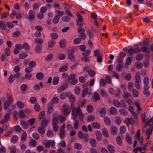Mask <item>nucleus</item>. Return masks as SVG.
<instances>
[{
  "instance_id": "obj_1",
  "label": "nucleus",
  "mask_w": 153,
  "mask_h": 153,
  "mask_svg": "<svg viewBox=\"0 0 153 153\" xmlns=\"http://www.w3.org/2000/svg\"><path fill=\"white\" fill-rule=\"evenodd\" d=\"M71 108L72 109V116L75 117L73 118V119L74 120H75L76 115L78 114L79 115V119L81 120H82L83 115L82 114V111L81 109L80 106L79 105L77 107L76 110V107L74 106H73V104H71Z\"/></svg>"
},
{
  "instance_id": "obj_2",
  "label": "nucleus",
  "mask_w": 153,
  "mask_h": 153,
  "mask_svg": "<svg viewBox=\"0 0 153 153\" xmlns=\"http://www.w3.org/2000/svg\"><path fill=\"white\" fill-rule=\"evenodd\" d=\"M61 110L64 115L67 116L70 113L71 109L66 103H64L62 106Z\"/></svg>"
},
{
  "instance_id": "obj_3",
  "label": "nucleus",
  "mask_w": 153,
  "mask_h": 153,
  "mask_svg": "<svg viewBox=\"0 0 153 153\" xmlns=\"http://www.w3.org/2000/svg\"><path fill=\"white\" fill-rule=\"evenodd\" d=\"M140 51L139 48L136 47L135 49L133 48H130L128 50V53L130 55H132L134 53H139Z\"/></svg>"
},
{
  "instance_id": "obj_4",
  "label": "nucleus",
  "mask_w": 153,
  "mask_h": 153,
  "mask_svg": "<svg viewBox=\"0 0 153 153\" xmlns=\"http://www.w3.org/2000/svg\"><path fill=\"white\" fill-rule=\"evenodd\" d=\"M125 122L126 124L128 126L130 124L133 126L135 124V122L134 120L132 118H127L125 119Z\"/></svg>"
},
{
  "instance_id": "obj_5",
  "label": "nucleus",
  "mask_w": 153,
  "mask_h": 153,
  "mask_svg": "<svg viewBox=\"0 0 153 153\" xmlns=\"http://www.w3.org/2000/svg\"><path fill=\"white\" fill-rule=\"evenodd\" d=\"M68 87V85L66 83H62L60 86L57 89V92L59 93L63 91L65 89H66Z\"/></svg>"
},
{
  "instance_id": "obj_6",
  "label": "nucleus",
  "mask_w": 153,
  "mask_h": 153,
  "mask_svg": "<svg viewBox=\"0 0 153 153\" xmlns=\"http://www.w3.org/2000/svg\"><path fill=\"white\" fill-rule=\"evenodd\" d=\"M10 116L9 114H5L4 119L0 121V123L3 124L7 122L10 119Z\"/></svg>"
},
{
  "instance_id": "obj_7",
  "label": "nucleus",
  "mask_w": 153,
  "mask_h": 153,
  "mask_svg": "<svg viewBox=\"0 0 153 153\" xmlns=\"http://www.w3.org/2000/svg\"><path fill=\"white\" fill-rule=\"evenodd\" d=\"M149 87H143V93L146 97H148L151 94V93L149 90Z\"/></svg>"
},
{
  "instance_id": "obj_8",
  "label": "nucleus",
  "mask_w": 153,
  "mask_h": 153,
  "mask_svg": "<svg viewBox=\"0 0 153 153\" xmlns=\"http://www.w3.org/2000/svg\"><path fill=\"white\" fill-rule=\"evenodd\" d=\"M107 148L110 153H114L115 149L114 147L111 144H109L107 145Z\"/></svg>"
},
{
  "instance_id": "obj_9",
  "label": "nucleus",
  "mask_w": 153,
  "mask_h": 153,
  "mask_svg": "<svg viewBox=\"0 0 153 153\" xmlns=\"http://www.w3.org/2000/svg\"><path fill=\"white\" fill-rule=\"evenodd\" d=\"M20 124L21 126L24 128L27 129L29 127V125L24 120H21L20 121Z\"/></svg>"
},
{
  "instance_id": "obj_10",
  "label": "nucleus",
  "mask_w": 153,
  "mask_h": 153,
  "mask_svg": "<svg viewBox=\"0 0 153 153\" xmlns=\"http://www.w3.org/2000/svg\"><path fill=\"white\" fill-rule=\"evenodd\" d=\"M53 105L52 103H49L48 105V111L49 114L52 112L53 111Z\"/></svg>"
},
{
  "instance_id": "obj_11",
  "label": "nucleus",
  "mask_w": 153,
  "mask_h": 153,
  "mask_svg": "<svg viewBox=\"0 0 153 153\" xmlns=\"http://www.w3.org/2000/svg\"><path fill=\"white\" fill-rule=\"evenodd\" d=\"M140 73L139 72H136L135 74V82H141V77L140 75Z\"/></svg>"
},
{
  "instance_id": "obj_12",
  "label": "nucleus",
  "mask_w": 153,
  "mask_h": 153,
  "mask_svg": "<svg viewBox=\"0 0 153 153\" xmlns=\"http://www.w3.org/2000/svg\"><path fill=\"white\" fill-rule=\"evenodd\" d=\"M29 16L28 18L31 20L32 19H33L35 17V15L34 12L32 10H30L29 11Z\"/></svg>"
},
{
  "instance_id": "obj_13",
  "label": "nucleus",
  "mask_w": 153,
  "mask_h": 153,
  "mask_svg": "<svg viewBox=\"0 0 153 153\" xmlns=\"http://www.w3.org/2000/svg\"><path fill=\"white\" fill-rule=\"evenodd\" d=\"M117 129L114 126H111V131L113 135H116L117 133Z\"/></svg>"
},
{
  "instance_id": "obj_14",
  "label": "nucleus",
  "mask_w": 153,
  "mask_h": 153,
  "mask_svg": "<svg viewBox=\"0 0 153 153\" xmlns=\"http://www.w3.org/2000/svg\"><path fill=\"white\" fill-rule=\"evenodd\" d=\"M95 135L97 139L98 140H101L102 139V135L101 133L99 131H97L95 132Z\"/></svg>"
},
{
  "instance_id": "obj_15",
  "label": "nucleus",
  "mask_w": 153,
  "mask_h": 153,
  "mask_svg": "<svg viewBox=\"0 0 153 153\" xmlns=\"http://www.w3.org/2000/svg\"><path fill=\"white\" fill-rule=\"evenodd\" d=\"M44 74L42 72L38 73L36 75V78L39 80L42 79L44 77Z\"/></svg>"
},
{
  "instance_id": "obj_16",
  "label": "nucleus",
  "mask_w": 153,
  "mask_h": 153,
  "mask_svg": "<svg viewBox=\"0 0 153 153\" xmlns=\"http://www.w3.org/2000/svg\"><path fill=\"white\" fill-rule=\"evenodd\" d=\"M36 43L39 45H42L43 43V40L40 38H37L34 39Z\"/></svg>"
},
{
  "instance_id": "obj_17",
  "label": "nucleus",
  "mask_w": 153,
  "mask_h": 153,
  "mask_svg": "<svg viewBox=\"0 0 153 153\" xmlns=\"http://www.w3.org/2000/svg\"><path fill=\"white\" fill-rule=\"evenodd\" d=\"M143 82L144 85V87H149L148 85L149 84V81L148 77H145L143 80Z\"/></svg>"
},
{
  "instance_id": "obj_18",
  "label": "nucleus",
  "mask_w": 153,
  "mask_h": 153,
  "mask_svg": "<svg viewBox=\"0 0 153 153\" xmlns=\"http://www.w3.org/2000/svg\"><path fill=\"white\" fill-rule=\"evenodd\" d=\"M42 83L41 82H40L39 83V85L36 84L33 86V88L35 91H38L40 89L41 87H42Z\"/></svg>"
},
{
  "instance_id": "obj_19",
  "label": "nucleus",
  "mask_w": 153,
  "mask_h": 153,
  "mask_svg": "<svg viewBox=\"0 0 153 153\" xmlns=\"http://www.w3.org/2000/svg\"><path fill=\"white\" fill-rule=\"evenodd\" d=\"M92 99L94 101H96L100 99V97L98 93L95 92L92 97Z\"/></svg>"
},
{
  "instance_id": "obj_20",
  "label": "nucleus",
  "mask_w": 153,
  "mask_h": 153,
  "mask_svg": "<svg viewBox=\"0 0 153 153\" xmlns=\"http://www.w3.org/2000/svg\"><path fill=\"white\" fill-rule=\"evenodd\" d=\"M58 122V118L57 117L55 114L53 115V116L52 119V125H57Z\"/></svg>"
},
{
  "instance_id": "obj_21",
  "label": "nucleus",
  "mask_w": 153,
  "mask_h": 153,
  "mask_svg": "<svg viewBox=\"0 0 153 153\" xmlns=\"http://www.w3.org/2000/svg\"><path fill=\"white\" fill-rule=\"evenodd\" d=\"M126 138L128 143L130 144H131L132 143V140L131 138L130 135L129 134H126Z\"/></svg>"
},
{
  "instance_id": "obj_22",
  "label": "nucleus",
  "mask_w": 153,
  "mask_h": 153,
  "mask_svg": "<svg viewBox=\"0 0 153 153\" xmlns=\"http://www.w3.org/2000/svg\"><path fill=\"white\" fill-rule=\"evenodd\" d=\"M93 128L96 129H99L100 127V125L97 122H94L91 123Z\"/></svg>"
},
{
  "instance_id": "obj_23",
  "label": "nucleus",
  "mask_w": 153,
  "mask_h": 153,
  "mask_svg": "<svg viewBox=\"0 0 153 153\" xmlns=\"http://www.w3.org/2000/svg\"><path fill=\"white\" fill-rule=\"evenodd\" d=\"M106 113V110L105 108H102L100 112V115L101 117H103L104 116Z\"/></svg>"
},
{
  "instance_id": "obj_24",
  "label": "nucleus",
  "mask_w": 153,
  "mask_h": 153,
  "mask_svg": "<svg viewBox=\"0 0 153 153\" xmlns=\"http://www.w3.org/2000/svg\"><path fill=\"white\" fill-rule=\"evenodd\" d=\"M68 65L67 64V65L61 66L59 69V71L62 72L66 71L68 69Z\"/></svg>"
},
{
  "instance_id": "obj_25",
  "label": "nucleus",
  "mask_w": 153,
  "mask_h": 153,
  "mask_svg": "<svg viewBox=\"0 0 153 153\" xmlns=\"http://www.w3.org/2000/svg\"><path fill=\"white\" fill-rule=\"evenodd\" d=\"M37 145V142L33 139L31 140L29 143V145L31 147H35Z\"/></svg>"
},
{
  "instance_id": "obj_26",
  "label": "nucleus",
  "mask_w": 153,
  "mask_h": 153,
  "mask_svg": "<svg viewBox=\"0 0 153 153\" xmlns=\"http://www.w3.org/2000/svg\"><path fill=\"white\" fill-rule=\"evenodd\" d=\"M140 51H139V53L141 51H142L143 52H147L149 53L150 51L149 49H148L147 48L146 46H143L141 48H139Z\"/></svg>"
},
{
  "instance_id": "obj_27",
  "label": "nucleus",
  "mask_w": 153,
  "mask_h": 153,
  "mask_svg": "<svg viewBox=\"0 0 153 153\" xmlns=\"http://www.w3.org/2000/svg\"><path fill=\"white\" fill-rule=\"evenodd\" d=\"M102 132L103 135L105 137H109V134L108 131L105 128H103L102 129Z\"/></svg>"
},
{
  "instance_id": "obj_28",
  "label": "nucleus",
  "mask_w": 153,
  "mask_h": 153,
  "mask_svg": "<svg viewBox=\"0 0 153 153\" xmlns=\"http://www.w3.org/2000/svg\"><path fill=\"white\" fill-rule=\"evenodd\" d=\"M16 105L17 107L20 109L23 108L25 106L24 104L22 102L19 101H17Z\"/></svg>"
},
{
  "instance_id": "obj_29",
  "label": "nucleus",
  "mask_w": 153,
  "mask_h": 153,
  "mask_svg": "<svg viewBox=\"0 0 153 153\" xmlns=\"http://www.w3.org/2000/svg\"><path fill=\"white\" fill-rule=\"evenodd\" d=\"M131 91L132 92L133 95L134 97H137L139 96V92L137 90L134 89Z\"/></svg>"
},
{
  "instance_id": "obj_30",
  "label": "nucleus",
  "mask_w": 153,
  "mask_h": 153,
  "mask_svg": "<svg viewBox=\"0 0 153 153\" xmlns=\"http://www.w3.org/2000/svg\"><path fill=\"white\" fill-rule=\"evenodd\" d=\"M113 105L117 107H119L120 106V103L117 100H114L113 101Z\"/></svg>"
},
{
  "instance_id": "obj_31",
  "label": "nucleus",
  "mask_w": 153,
  "mask_h": 153,
  "mask_svg": "<svg viewBox=\"0 0 153 153\" xmlns=\"http://www.w3.org/2000/svg\"><path fill=\"white\" fill-rule=\"evenodd\" d=\"M87 111L89 113H91L93 112V108L91 105H88L86 107Z\"/></svg>"
},
{
  "instance_id": "obj_32",
  "label": "nucleus",
  "mask_w": 153,
  "mask_h": 153,
  "mask_svg": "<svg viewBox=\"0 0 153 153\" xmlns=\"http://www.w3.org/2000/svg\"><path fill=\"white\" fill-rule=\"evenodd\" d=\"M28 56V54L25 53H22L19 55V57L20 59H24L27 58Z\"/></svg>"
},
{
  "instance_id": "obj_33",
  "label": "nucleus",
  "mask_w": 153,
  "mask_h": 153,
  "mask_svg": "<svg viewBox=\"0 0 153 153\" xmlns=\"http://www.w3.org/2000/svg\"><path fill=\"white\" fill-rule=\"evenodd\" d=\"M55 97H53L52 99V101L50 103H52L53 104H56L58 102L59 100L58 98L56 97V95H54Z\"/></svg>"
},
{
  "instance_id": "obj_34",
  "label": "nucleus",
  "mask_w": 153,
  "mask_h": 153,
  "mask_svg": "<svg viewBox=\"0 0 153 153\" xmlns=\"http://www.w3.org/2000/svg\"><path fill=\"white\" fill-rule=\"evenodd\" d=\"M68 97H69L70 101L71 102V104H73V103L76 100V97L74 95L70 94V93L69 96H68Z\"/></svg>"
},
{
  "instance_id": "obj_35",
  "label": "nucleus",
  "mask_w": 153,
  "mask_h": 153,
  "mask_svg": "<svg viewBox=\"0 0 153 153\" xmlns=\"http://www.w3.org/2000/svg\"><path fill=\"white\" fill-rule=\"evenodd\" d=\"M49 122V120L46 119H45L41 123V125L42 127H45Z\"/></svg>"
},
{
  "instance_id": "obj_36",
  "label": "nucleus",
  "mask_w": 153,
  "mask_h": 153,
  "mask_svg": "<svg viewBox=\"0 0 153 153\" xmlns=\"http://www.w3.org/2000/svg\"><path fill=\"white\" fill-rule=\"evenodd\" d=\"M59 77L58 76H55L53 79V83L54 85H57L59 83Z\"/></svg>"
},
{
  "instance_id": "obj_37",
  "label": "nucleus",
  "mask_w": 153,
  "mask_h": 153,
  "mask_svg": "<svg viewBox=\"0 0 153 153\" xmlns=\"http://www.w3.org/2000/svg\"><path fill=\"white\" fill-rule=\"evenodd\" d=\"M119 111L120 113L121 114L124 116H126L128 114V112L127 111L124 109H120L119 110Z\"/></svg>"
},
{
  "instance_id": "obj_38",
  "label": "nucleus",
  "mask_w": 153,
  "mask_h": 153,
  "mask_svg": "<svg viewBox=\"0 0 153 153\" xmlns=\"http://www.w3.org/2000/svg\"><path fill=\"white\" fill-rule=\"evenodd\" d=\"M136 67L138 69H141L143 68V65L140 62H137L135 64Z\"/></svg>"
},
{
  "instance_id": "obj_39",
  "label": "nucleus",
  "mask_w": 153,
  "mask_h": 153,
  "mask_svg": "<svg viewBox=\"0 0 153 153\" xmlns=\"http://www.w3.org/2000/svg\"><path fill=\"white\" fill-rule=\"evenodd\" d=\"M23 133L22 134L21 136V140L22 141H25L27 138V133L24 132V131Z\"/></svg>"
},
{
  "instance_id": "obj_40",
  "label": "nucleus",
  "mask_w": 153,
  "mask_h": 153,
  "mask_svg": "<svg viewBox=\"0 0 153 153\" xmlns=\"http://www.w3.org/2000/svg\"><path fill=\"white\" fill-rule=\"evenodd\" d=\"M59 45L60 48H64L66 45V43L65 40H62L59 42Z\"/></svg>"
},
{
  "instance_id": "obj_41",
  "label": "nucleus",
  "mask_w": 153,
  "mask_h": 153,
  "mask_svg": "<svg viewBox=\"0 0 153 153\" xmlns=\"http://www.w3.org/2000/svg\"><path fill=\"white\" fill-rule=\"evenodd\" d=\"M132 62V59L130 57H128L126 60L125 62V65H129L131 64Z\"/></svg>"
},
{
  "instance_id": "obj_42",
  "label": "nucleus",
  "mask_w": 153,
  "mask_h": 153,
  "mask_svg": "<svg viewBox=\"0 0 153 153\" xmlns=\"http://www.w3.org/2000/svg\"><path fill=\"white\" fill-rule=\"evenodd\" d=\"M15 78L14 75L11 74L10 75L8 78V81L10 83H12L15 80Z\"/></svg>"
},
{
  "instance_id": "obj_43",
  "label": "nucleus",
  "mask_w": 153,
  "mask_h": 153,
  "mask_svg": "<svg viewBox=\"0 0 153 153\" xmlns=\"http://www.w3.org/2000/svg\"><path fill=\"white\" fill-rule=\"evenodd\" d=\"M69 96V93H62L60 95V98L62 100L65 99L67 96Z\"/></svg>"
},
{
  "instance_id": "obj_44",
  "label": "nucleus",
  "mask_w": 153,
  "mask_h": 153,
  "mask_svg": "<svg viewBox=\"0 0 153 153\" xmlns=\"http://www.w3.org/2000/svg\"><path fill=\"white\" fill-rule=\"evenodd\" d=\"M42 126H40L38 127V130L39 132L41 134H43L45 133V130L44 128Z\"/></svg>"
},
{
  "instance_id": "obj_45",
  "label": "nucleus",
  "mask_w": 153,
  "mask_h": 153,
  "mask_svg": "<svg viewBox=\"0 0 153 153\" xmlns=\"http://www.w3.org/2000/svg\"><path fill=\"white\" fill-rule=\"evenodd\" d=\"M143 45L146 46L148 47L150 44L149 40L147 39L146 38L143 42Z\"/></svg>"
},
{
  "instance_id": "obj_46",
  "label": "nucleus",
  "mask_w": 153,
  "mask_h": 153,
  "mask_svg": "<svg viewBox=\"0 0 153 153\" xmlns=\"http://www.w3.org/2000/svg\"><path fill=\"white\" fill-rule=\"evenodd\" d=\"M116 141L118 144L120 146H121L122 144V141L121 137L117 136L116 138Z\"/></svg>"
},
{
  "instance_id": "obj_47",
  "label": "nucleus",
  "mask_w": 153,
  "mask_h": 153,
  "mask_svg": "<svg viewBox=\"0 0 153 153\" xmlns=\"http://www.w3.org/2000/svg\"><path fill=\"white\" fill-rule=\"evenodd\" d=\"M21 34V32L19 31H15L12 33V36L14 37H17Z\"/></svg>"
},
{
  "instance_id": "obj_48",
  "label": "nucleus",
  "mask_w": 153,
  "mask_h": 153,
  "mask_svg": "<svg viewBox=\"0 0 153 153\" xmlns=\"http://www.w3.org/2000/svg\"><path fill=\"white\" fill-rule=\"evenodd\" d=\"M123 69V66L120 64H118L116 67V70L119 72H120L122 71Z\"/></svg>"
},
{
  "instance_id": "obj_49",
  "label": "nucleus",
  "mask_w": 153,
  "mask_h": 153,
  "mask_svg": "<svg viewBox=\"0 0 153 153\" xmlns=\"http://www.w3.org/2000/svg\"><path fill=\"white\" fill-rule=\"evenodd\" d=\"M95 117L93 115H90L87 118V121L88 122H91L94 121L95 120Z\"/></svg>"
},
{
  "instance_id": "obj_50",
  "label": "nucleus",
  "mask_w": 153,
  "mask_h": 153,
  "mask_svg": "<svg viewBox=\"0 0 153 153\" xmlns=\"http://www.w3.org/2000/svg\"><path fill=\"white\" fill-rule=\"evenodd\" d=\"M59 136L61 138L63 139L65 136L66 132L65 130H60Z\"/></svg>"
},
{
  "instance_id": "obj_51",
  "label": "nucleus",
  "mask_w": 153,
  "mask_h": 153,
  "mask_svg": "<svg viewBox=\"0 0 153 153\" xmlns=\"http://www.w3.org/2000/svg\"><path fill=\"white\" fill-rule=\"evenodd\" d=\"M29 100L30 102L32 104L35 103L37 102L36 98L34 97H31L30 98Z\"/></svg>"
},
{
  "instance_id": "obj_52",
  "label": "nucleus",
  "mask_w": 153,
  "mask_h": 153,
  "mask_svg": "<svg viewBox=\"0 0 153 153\" xmlns=\"http://www.w3.org/2000/svg\"><path fill=\"white\" fill-rule=\"evenodd\" d=\"M59 17L58 15H56L54 17L53 19V23L54 24H57L59 21Z\"/></svg>"
},
{
  "instance_id": "obj_53",
  "label": "nucleus",
  "mask_w": 153,
  "mask_h": 153,
  "mask_svg": "<svg viewBox=\"0 0 153 153\" xmlns=\"http://www.w3.org/2000/svg\"><path fill=\"white\" fill-rule=\"evenodd\" d=\"M74 148L77 150H79L82 149V145L80 143H76L74 145Z\"/></svg>"
},
{
  "instance_id": "obj_54",
  "label": "nucleus",
  "mask_w": 153,
  "mask_h": 153,
  "mask_svg": "<svg viewBox=\"0 0 153 153\" xmlns=\"http://www.w3.org/2000/svg\"><path fill=\"white\" fill-rule=\"evenodd\" d=\"M90 143L93 147H95L96 146V143L95 140L93 139H91L90 140Z\"/></svg>"
},
{
  "instance_id": "obj_55",
  "label": "nucleus",
  "mask_w": 153,
  "mask_h": 153,
  "mask_svg": "<svg viewBox=\"0 0 153 153\" xmlns=\"http://www.w3.org/2000/svg\"><path fill=\"white\" fill-rule=\"evenodd\" d=\"M81 42V39L80 38H77L74 39L73 40V42L74 44H78Z\"/></svg>"
},
{
  "instance_id": "obj_56",
  "label": "nucleus",
  "mask_w": 153,
  "mask_h": 153,
  "mask_svg": "<svg viewBox=\"0 0 153 153\" xmlns=\"http://www.w3.org/2000/svg\"><path fill=\"white\" fill-rule=\"evenodd\" d=\"M105 78L106 82L107 83H111V77L110 75H106Z\"/></svg>"
},
{
  "instance_id": "obj_57",
  "label": "nucleus",
  "mask_w": 153,
  "mask_h": 153,
  "mask_svg": "<svg viewBox=\"0 0 153 153\" xmlns=\"http://www.w3.org/2000/svg\"><path fill=\"white\" fill-rule=\"evenodd\" d=\"M104 121L105 124L108 125H111V122L110 119L107 117H105L104 118Z\"/></svg>"
},
{
  "instance_id": "obj_58",
  "label": "nucleus",
  "mask_w": 153,
  "mask_h": 153,
  "mask_svg": "<svg viewBox=\"0 0 153 153\" xmlns=\"http://www.w3.org/2000/svg\"><path fill=\"white\" fill-rule=\"evenodd\" d=\"M36 121V119L34 118H32L31 119H29L27 122H28L29 124L31 125H33L35 123Z\"/></svg>"
},
{
  "instance_id": "obj_59",
  "label": "nucleus",
  "mask_w": 153,
  "mask_h": 153,
  "mask_svg": "<svg viewBox=\"0 0 153 153\" xmlns=\"http://www.w3.org/2000/svg\"><path fill=\"white\" fill-rule=\"evenodd\" d=\"M143 55L142 54H139L136 56V59L137 60L140 61L143 58Z\"/></svg>"
},
{
  "instance_id": "obj_60",
  "label": "nucleus",
  "mask_w": 153,
  "mask_h": 153,
  "mask_svg": "<svg viewBox=\"0 0 153 153\" xmlns=\"http://www.w3.org/2000/svg\"><path fill=\"white\" fill-rule=\"evenodd\" d=\"M76 75L74 74H72L70 75L68 77V79L69 80H73L75 79Z\"/></svg>"
},
{
  "instance_id": "obj_61",
  "label": "nucleus",
  "mask_w": 153,
  "mask_h": 153,
  "mask_svg": "<svg viewBox=\"0 0 153 153\" xmlns=\"http://www.w3.org/2000/svg\"><path fill=\"white\" fill-rule=\"evenodd\" d=\"M110 111L111 113L113 114H116L117 113L116 109L114 107L111 108Z\"/></svg>"
},
{
  "instance_id": "obj_62",
  "label": "nucleus",
  "mask_w": 153,
  "mask_h": 153,
  "mask_svg": "<svg viewBox=\"0 0 153 153\" xmlns=\"http://www.w3.org/2000/svg\"><path fill=\"white\" fill-rule=\"evenodd\" d=\"M53 57V55L51 54H48L45 58V60L47 61H50Z\"/></svg>"
},
{
  "instance_id": "obj_63",
  "label": "nucleus",
  "mask_w": 153,
  "mask_h": 153,
  "mask_svg": "<svg viewBox=\"0 0 153 153\" xmlns=\"http://www.w3.org/2000/svg\"><path fill=\"white\" fill-rule=\"evenodd\" d=\"M4 51L5 54L6 56H10V52L9 48L7 47L5 49Z\"/></svg>"
},
{
  "instance_id": "obj_64",
  "label": "nucleus",
  "mask_w": 153,
  "mask_h": 153,
  "mask_svg": "<svg viewBox=\"0 0 153 153\" xmlns=\"http://www.w3.org/2000/svg\"><path fill=\"white\" fill-rule=\"evenodd\" d=\"M23 45V48L26 50H29L30 49L29 45L26 42H24Z\"/></svg>"
}]
</instances>
